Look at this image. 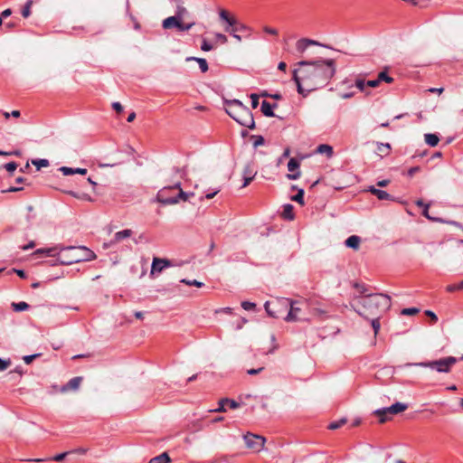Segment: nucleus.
<instances>
[{
  "label": "nucleus",
  "mask_w": 463,
  "mask_h": 463,
  "mask_svg": "<svg viewBox=\"0 0 463 463\" xmlns=\"http://www.w3.org/2000/svg\"><path fill=\"white\" fill-rule=\"evenodd\" d=\"M317 153L318 154H326L328 158L332 157L334 155L333 146L327 144H321L317 147Z\"/></svg>",
  "instance_id": "412c9836"
},
{
  "label": "nucleus",
  "mask_w": 463,
  "mask_h": 463,
  "mask_svg": "<svg viewBox=\"0 0 463 463\" xmlns=\"http://www.w3.org/2000/svg\"><path fill=\"white\" fill-rule=\"evenodd\" d=\"M304 190L303 189H299L297 193V194H295L294 196H292V200L300 203V204H304Z\"/></svg>",
  "instance_id": "c9c22d12"
},
{
  "label": "nucleus",
  "mask_w": 463,
  "mask_h": 463,
  "mask_svg": "<svg viewBox=\"0 0 463 463\" xmlns=\"http://www.w3.org/2000/svg\"><path fill=\"white\" fill-rule=\"evenodd\" d=\"M377 78H378L380 83L382 81H385L386 83H392L394 80L393 78L389 76L385 71L379 72Z\"/></svg>",
  "instance_id": "7c9ffc66"
},
{
  "label": "nucleus",
  "mask_w": 463,
  "mask_h": 463,
  "mask_svg": "<svg viewBox=\"0 0 463 463\" xmlns=\"http://www.w3.org/2000/svg\"><path fill=\"white\" fill-rule=\"evenodd\" d=\"M263 31L271 35H278L279 33L277 29L269 26H264Z\"/></svg>",
  "instance_id": "13d9d810"
},
{
  "label": "nucleus",
  "mask_w": 463,
  "mask_h": 463,
  "mask_svg": "<svg viewBox=\"0 0 463 463\" xmlns=\"http://www.w3.org/2000/svg\"><path fill=\"white\" fill-rule=\"evenodd\" d=\"M35 254H46L48 256H52V257H56L57 258V254H58V248L57 247H53V248H46V249H38L36 250V251L34 252Z\"/></svg>",
  "instance_id": "cd10ccee"
},
{
  "label": "nucleus",
  "mask_w": 463,
  "mask_h": 463,
  "mask_svg": "<svg viewBox=\"0 0 463 463\" xmlns=\"http://www.w3.org/2000/svg\"><path fill=\"white\" fill-rule=\"evenodd\" d=\"M345 423H346V419L345 418H342L339 420H335V421L331 422L328 425V429L329 430H337V429L341 428L343 425H345Z\"/></svg>",
  "instance_id": "473e14b6"
},
{
  "label": "nucleus",
  "mask_w": 463,
  "mask_h": 463,
  "mask_svg": "<svg viewBox=\"0 0 463 463\" xmlns=\"http://www.w3.org/2000/svg\"><path fill=\"white\" fill-rule=\"evenodd\" d=\"M186 13H187V10L184 6L178 5L175 15H179V19L181 21H183L184 15Z\"/></svg>",
  "instance_id": "c03bdc74"
},
{
  "label": "nucleus",
  "mask_w": 463,
  "mask_h": 463,
  "mask_svg": "<svg viewBox=\"0 0 463 463\" xmlns=\"http://www.w3.org/2000/svg\"><path fill=\"white\" fill-rule=\"evenodd\" d=\"M165 188H169V192H172L174 190H178V192H179L180 189H182L180 182H177V183L174 184L173 185L166 186Z\"/></svg>",
  "instance_id": "338daca9"
},
{
  "label": "nucleus",
  "mask_w": 463,
  "mask_h": 463,
  "mask_svg": "<svg viewBox=\"0 0 463 463\" xmlns=\"http://www.w3.org/2000/svg\"><path fill=\"white\" fill-rule=\"evenodd\" d=\"M132 234L133 232L130 229L117 232L114 234L113 239L109 243H104V248L108 249L109 247L113 246L114 244L123 241L124 239L129 238Z\"/></svg>",
  "instance_id": "f8f14e48"
},
{
  "label": "nucleus",
  "mask_w": 463,
  "mask_h": 463,
  "mask_svg": "<svg viewBox=\"0 0 463 463\" xmlns=\"http://www.w3.org/2000/svg\"><path fill=\"white\" fill-rule=\"evenodd\" d=\"M96 259V254L85 246L61 248L57 254V261L61 265H71L80 261Z\"/></svg>",
  "instance_id": "20e7f679"
},
{
  "label": "nucleus",
  "mask_w": 463,
  "mask_h": 463,
  "mask_svg": "<svg viewBox=\"0 0 463 463\" xmlns=\"http://www.w3.org/2000/svg\"><path fill=\"white\" fill-rule=\"evenodd\" d=\"M171 260L155 257L152 261L150 276L162 272L165 268L171 267Z\"/></svg>",
  "instance_id": "9b49d317"
},
{
  "label": "nucleus",
  "mask_w": 463,
  "mask_h": 463,
  "mask_svg": "<svg viewBox=\"0 0 463 463\" xmlns=\"http://www.w3.org/2000/svg\"><path fill=\"white\" fill-rule=\"evenodd\" d=\"M241 307L244 309V310H247V311H251V310H254L255 307H256V304L253 303V302H250V301H242L241 302Z\"/></svg>",
  "instance_id": "79ce46f5"
},
{
  "label": "nucleus",
  "mask_w": 463,
  "mask_h": 463,
  "mask_svg": "<svg viewBox=\"0 0 463 463\" xmlns=\"http://www.w3.org/2000/svg\"><path fill=\"white\" fill-rule=\"evenodd\" d=\"M213 49V46L212 43L207 42L205 39L203 40L201 44V50L203 52H209Z\"/></svg>",
  "instance_id": "a18cd8bd"
},
{
  "label": "nucleus",
  "mask_w": 463,
  "mask_h": 463,
  "mask_svg": "<svg viewBox=\"0 0 463 463\" xmlns=\"http://www.w3.org/2000/svg\"><path fill=\"white\" fill-rule=\"evenodd\" d=\"M300 177V171L290 172V174L287 175V178L289 180H297Z\"/></svg>",
  "instance_id": "4d7b16f0"
},
{
  "label": "nucleus",
  "mask_w": 463,
  "mask_h": 463,
  "mask_svg": "<svg viewBox=\"0 0 463 463\" xmlns=\"http://www.w3.org/2000/svg\"><path fill=\"white\" fill-rule=\"evenodd\" d=\"M366 85L368 87H371V88H376L380 85V82H379V80L378 78L375 79V80H370L368 81H366Z\"/></svg>",
  "instance_id": "680f3d73"
},
{
  "label": "nucleus",
  "mask_w": 463,
  "mask_h": 463,
  "mask_svg": "<svg viewBox=\"0 0 463 463\" xmlns=\"http://www.w3.org/2000/svg\"><path fill=\"white\" fill-rule=\"evenodd\" d=\"M169 192V188H162L156 194L157 201L165 205L175 204L180 200L187 201L189 197L194 196V193H186L182 189L174 197H167L166 194Z\"/></svg>",
  "instance_id": "6e6552de"
},
{
  "label": "nucleus",
  "mask_w": 463,
  "mask_h": 463,
  "mask_svg": "<svg viewBox=\"0 0 463 463\" xmlns=\"http://www.w3.org/2000/svg\"><path fill=\"white\" fill-rule=\"evenodd\" d=\"M186 61H195L196 62H198L202 72H206L209 69L207 61L203 58L188 57L186 58Z\"/></svg>",
  "instance_id": "b1692460"
},
{
  "label": "nucleus",
  "mask_w": 463,
  "mask_h": 463,
  "mask_svg": "<svg viewBox=\"0 0 463 463\" xmlns=\"http://www.w3.org/2000/svg\"><path fill=\"white\" fill-rule=\"evenodd\" d=\"M226 405H229L231 409H237L240 404L234 400L228 398H222L219 401V406L216 409L211 410L212 412H224L226 411Z\"/></svg>",
  "instance_id": "ddd939ff"
},
{
  "label": "nucleus",
  "mask_w": 463,
  "mask_h": 463,
  "mask_svg": "<svg viewBox=\"0 0 463 463\" xmlns=\"http://www.w3.org/2000/svg\"><path fill=\"white\" fill-rule=\"evenodd\" d=\"M250 99H251V107L253 109H256L259 106V95L252 93V94H250Z\"/></svg>",
  "instance_id": "864d4df0"
},
{
  "label": "nucleus",
  "mask_w": 463,
  "mask_h": 463,
  "mask_svg": "<svg viewBox=\"0 0 463 463\" xmlns=\"http://www.w3.org/2000/svg\"><path fill=\"white\" fill-rule=\"evenodd\" d=\"M170 462V458L167 452H163L160 455L152 458L148 463H168Z\"/></svg>",
  "instance_id": "393cba45"
},
{
  "label": "nucleus",
  "mask_w": 463,
  "mask_h": 463,
  "mask_svg": "<svg viewBox=\"0 0 463 463\" xmlns=\"http://www.w3.org/2000/svg\"><path fill=\"white\" fill-rule=\"evenodd\" d=\"M354 86L362 92H364L365 90V87L367 86L366 85V82L364 81V79H361V78H356L355 81H354Z\"/></svg>",
  "instance_id": "ea45409f"
},
{
  "label": "nucleus",
  "mask_w": 463,
  "mask_h": 463,
  "mask_svg": "<svg viewBox=\"0 0 463 463\" xmlns=\"http://www.w3.org/2000/svg\"><path fill=\"white\" fill-rule=\"evenodd\" d=\"M361 307H354L353 309L361 317L369 319L370 316H377L378 313L386 311L391 307V297L387 294L379 293L366 294L359 301Z\"/></svg>",
  "instance_id": "f03ea898"
},
{
  "label": "nucleus",
  "mask_w": 463,
  "mask_h": 463,
  "mask_svg": "<svg viewBox=\"0 0 463 463\" xmlns=\"http://www.w3.org/2000/svg\"><path fill=\"white\" fill-rule=\"evenodd\" d=\"M180 22L181 20L179 19V15L169 16L163 20L162 27L165 30L172 28H176V30H178Z\"/></svg>",
  "instance_id": "dca6fc26"
},
{
  "label": "nucleus",
  "mask_w": 463,
  "mask_h": 463,
  "mask_svg": "<svg viewBox=\"0 0 463 463\" xmlns=\"http://www.w3.org/2000/svg\"><path fill=\"white\" fill-rule=\"evenodd\" d=\"M425 315L431 319L432 323H436L438 321V317L434 312L426 310Z\"/></svg>",
  "instance_id": "6e6d98bb"
},
{
  "label": "nucleus",
  "mask_w": 463,
  "mask_h": 463,
  "mask_svg": "<svg viewBox=\"0 0 463 463\" xmlns=\"http://www.w3.org/2000/svg\"><path fill=\"white\" fill-rule=\"evenodd\" d=\"M12 307L16 312H22L27 310L30 307V306L26 302L21 301L18 303H12Z\"/></svg>",
  "instance_id": "c756f323"
},
{
  "label": "nucleus",
  "mask_w": 463,
  "mask_h": 463,
  "mask_svg": "<svg viewBox=\"0 0 463 463\" xmlns=\"http://www.w3.org/2000/svg\"><path fill=\"white\" fill-rule=\"evenodd\" d=\"M112 108L118 113L123 110V106L119 102L112 103Z\"/></svg>",
  "instance_id": "774afa93"
},
{
  "label": "nucleus",
  "mask_w": 463,
  "mask_h": 463,
  "mask_svg": "<svg viewBox=\"0 0 463 463\" xmlns=\"http://www.w3.org/2000/svg\"><path fill=\"white\" fill-rule=\"evenodd\" d=\"M224 105L226 113L237 123L250 129L255 128L252 112L241 100H225Z\"/></svg>",
  "instance_id": "7ed1b4c3"
},
{
  "label": "nucleus",
  "mask_w": 463,
  "mask_h": 463,
  "mask_svg": "<svg viewBox=\"0 0 463 463\" xmlns=\"http://www.w3.org/2000/svg\"><path fill=\"white\" fill-rule=\"evenodd\" d=\"M277 107H278L277 103L270 104L269 102L263 100L261 103L260 109L264 116L271 118V117H275L273 109H275Z\"/></svg>",
  "instance_id": "a211bd4d"
},
{
  "label": "nucleus",
  "mask_w": 463,
  "mask_h": 463,
  "mask_svg": "<svg viewBox=\"0 0 463 463\" xmlns=\"http://www.w3.org/2000/svg\"><path fill=\"white\" fill-rule=\"evenodd\" d=\"M254 138H255V140L253 142L254 147L262 146L265 142L264 137L262 136H255Z\"/></svg>",
  "instance_id": "603ef678"
},
{
  "label": "nucleus",
  "mask_w": 463,
  "mask_h": 463,
  "mask_svg": "<svg viewBox=\"0 0 463 463\" xmlns=\"http://www.w3.org/2000/svg\"><path fill=\"white\" fill-rule=\"evenodd\" d=\"M457 363V358L454 356H447L438 360L420 362V363H407L405 367H423L430 368L438 373H448L451 371L452 366Z\"/></svg>",
  "instance_id": "39448f33"
},
{
  "label": "nucleus",
  "mask_w": 463,
  "mask_h": 463,
  "mask_svg": "<svg viewBox=\"0 0 463 463\" xmlns=\"http://www.w3.org/2000/svg\"><path fill=\"white\" fill-rule=\"evenodd\" d=\"M215 38L217 41H219L222 44L226 43L228 41L226 35H224L223 33H216Z\"/></svg>",
  "instance_id": "5fc2aeb1"
},
{
  "label": "nucleus",
  "mask_w": 463,
  "mask_h": 463,
  "mask_svg": "<svg viewBox=\"0 0 463 463\" xmlns=\"http://www.w3.org/2000/svg\"><path fill=\"white\" fill-rule=\"evenodd\" d=\"M220 18L226 22L228 26L225 28V31L230 33L233 38L237 41H241V36L237 34V32H246L247 36H250L251 30L247 25L238 23L237 20L233 17H231L227 11L221 10L219 13Z\"/></svg>",
  "instance_id": "423d86ee"
},
{
  "label": "nucleus",
  "mask_w": 463,
  "mask_h": 463,
  "mask_svg": "<svg viewBox=\"0 0 463 463\" xmlns=\"http://www.w3.org/2000/svg\"><path fill=\"white\" fill-rule=\"evenodd\" d=\"M82 380L83 378L81 376L71 378L66 384L61 386V392H66L69 391H77L80 388Z\"/></svg>",
  "instance_id": "4468645a"
},
{
  "label": "nucleus",
  "mask_w": 463,
  "mask_h": 463,
  "mask_svg": "<svg viewBox=\"0 0 463 463\" xmlns=\"http://www.w3.org/2000/svg\"><path fill=\"white\" fill-rule=\"evenodd\" d=\"M60 171H61L64 175H74V168H72V167L61 166V167L60 168Z\"/></svg>",
  "instance_id": "8fccbe9b"
},
{
  "label": "nucleus",
  "mask_w": 463,
  "mask_h": 463,
  "mask_svg": "<svg viewBox=\"0 0 463 463\" xmlns=\"http://www.w3.org/2000/svg\"><path fill=\"white\" fill-rule=\"evenodd\" d=\"M281 215L286 220H293L294 219L293 205L289 204V203L283 205V212H282Z\"/></svg>",
  "instance_id": "5701e85b"
},
{
  "label": "nucleus",
  "mask_w": 463,
  "mask_h": 463,
  "mask_svg": "<svg viewBox=\"0 0 463 463\" xmlns=\"http://www.w3.org/2000/svg\"><path fill=\"white\" fill-rule=\"evenodd\" d=\"M446 290L448 292H454V291H457V290H463V280L460 281L458 284L448 285L447 288H446Z\"/></svg>",
  "instance_id": "4c0bfd02"
},
{
  "label": "nucleus",
  "mask_w": 463,
  "mask_h": 463,
  "mask_svg": "<svg viewBox=\"0 0 463 463\" xmlns=\"http://www.w3.org/2000/svg\"><path fill=\"white\" fill-rule=\"evenodd\" d=\"M68 194L75 198H83V199H86V200H89L90 201V197L87 194H83L82 196L79 195L76 192H73V191H69Z\"/></svg>",
  "instance_id": "052dcab7"
},
{
  "label": "nucleus",
  "mask_w": 463,
  "mask_h": 463,
  "mask_svg": "<svg viewBox=\"0 0 463 463\" xmlns=\"http://www.w3.org/2000/svg\"><path fill=\"white\" fill-rule=\"evenodd\" d=\"M32 163L36 166L38 170L42 167H46L49 165V161L47 159H34L32 161Z\"/></svg>",
  "instance_id": "e433bc0d"
},
{
  "label": "nucleus",
  "mask_w": 463,
  "mask_h": 463,
  "mask_svg": "<svg viewBox=\"0 0 463 463\" xmlns=\"http://www.w3.org/2000/svg\"><path fill=\"white\" fill-rule=\"evenodd\" d=\"M289 155H290V149H289V147H287L284 150V152L281 155V156L279 157V162H282L285 158H288L289 156Z\"/></svg>",
  "instance_id": "69168bd1"
},
{
  "label": "nucleus",
  "mask_w": 463,
  "mask_h": 463,
  "mask_svg": "<svg viewBox=\"0 0 463 463\" xmlns=\"http://www.w3.org/2000/svg\"><path fill=\"white\" fill-rule=\"evenodd\" d=\"M264 307H265V310L266 312L268 313V315L271 317H274V318H277L279 317V307H284V306H273V301L269 302V301H267L265 304H264Z\"/></svg>",
  "instance_id": "6ab92c4d"
},
{
  "label": "nucleus",
  "mask_w": 463,
  "mask_h": 463,
  "mask_svg": "<svg viewBox=\"0 0 463 463\" xmlns=\"http://www.w3.org/2000/svg\"><path fill=\"white\" fill-rule=\"evenodd\" d=\"M429 206L430 205H425V208H423V212H422L423 216H425L429 220L442 222L440 219H439V218L435 219L429 214Z\"/></svg>",
  "instance_id": "3c124183"
},
{
  "label": "nucleus",
  "mask_w": 463,
  "mask_h": 463,
  "mask_svg": "<svg viewBox=\"0 0 463 463\" xmlns=\"http://www.w3.org/2000/svg\"><path fill=\"white\" fill-rule=\"evenodd\" d=\"M17 166H18V165L15 162H10V163H7L5 165V168L9 173H13L14 171H15Z\"/></svg>",
  "instance_id": "09e8293b"
},
{
  "label": "nucleus",
  "mask_w": 463,
  "mask_h": 463,
  "mask_svg": "<svg viewBox=\"0 0 463 463\" xmlns=\"http://www.w3.org/2000/svg\"><path fill=\"white\" fill-rule=\"evenodd\" d=\"M42 354L38 353V354H30V355H25L24 357V361L26 364H31L35 358L41 356Z\"/></svg>",
  "instance_id": "de8ad7c7"
},
{
  "label": "nucleus",
  "mask_w": 463,
  "mask_h": 463,
  "mask_svg": "<svg viewBox=\"0 0 463 463\" xmlns=\"http://www.w3.org/2000/svg\"><path fill=\"white\" fill-rule=\"evenodd\" d=\"M425 142L430 146H436L439 141V137L436 134L428 133L424 136Z\"/></svg>",
  "instance_id": "a878e982"
},
{
  "label": "nucleus",
  "mask_w": 463,
  "mask_h": 463,
  "mask_svg": "<svg viewBox=\"0 0 463 463\" xmlns=\"http://www.w3.org/2000/svg\"><path fill=\"white\" fill-rule=\"evenodd\" d=\"M298 304V301H294V300H292L290 298H276L273 301V306H275V307L284 306V307L289 308L287 316L284 318L285 321H287V322H296V321L299 320L298 317V315L301 311V308L297 306Z\"/></svg>",
  "instance_id": "0eeeda50"
},
{
  "label": "nucleus",
  "mask_w": 463,
  "mask_h": 463,
  "mask_svg": "<svg viewBox=\"0 0 463 463\" xmlns=\"http://www.w3.org/2000/svg\"><path fill=\"white\" fill-rule=\"evenodd\" d=\"M128 15H129V18L131 19V21L134 24V29L135 30H139L140 29V24L137 22V18L132 14H128Z\"/></svg>",
  "instance_id": "e2e57ef3"
},
{
  "label": "nucleus",
  "mask_w": 463,
  "mask_h": 463,
  "mask_svg": "<svg viewBox=\"0 0 463 463\" xmlns=\"http://www.w3.org/2000/svg\"><path fill=\"white\" fill-rule=\"evenodd\" d=\"M353 287L359 291L360 295L365 296L366 294H369L368 288L364 284H360L358 282H354L353 284ZM357 298H361V296H358Z\"/></svg>",
  "instance_id": "2f4dec72"
},
{
  "label": "nucleus",
  "mask_w": 463,
  "mask_h": 463,
  "mask_svg": "<svg viewBox=\"0 0 463 463\" xmlns=\"http://www.w3.org/2000/svg\"><path fill=\"white\" fill-rule=\"evenodd\" d=\"M310 45H319V43L317 41L303 38L297 42L296 49L298 52L303 53Z\"/></svg>",
  "instance_id": "f3484780"
},
{
  "label": "nucleus",
  "mask_w": 463,
  "mask_h": 463,
  "mask_svg": "<svg viewBox=\"0 0 463 463\" xmlns=\"http://www.w3.org/2000/svg\"><path fill=\"white\" fill-rule=\"evenodd\" d=\"M245 445L248 449L259 452L264 448L266 439L263 436L248 432L243 436Z\"/></svg>",
  "instance_id": "9d476101"
},
{
  "label": "nucleus",
  "mask_w": 463,
  "mask_h": 463,
  "mask_svg": "<svg viewBox=\"0 0 463 463\" xmlns=\"http://www.w3.org/2000/svg\"><path fill=\"white\" fill-rule=\"evenodd\" d=\"M420 170V166H412L408 170V175L410 177H412L416 173H418Z\"/></svg>",
  "instance_id": "0e129e2a"
},
{
  "label": "nucleus",
  "mask_w": 463,
  "mask_h": 463,
  "mask_svg": "<svg viewBox=\"0 0 463 463\" xmlns=\"http://www.w3.org/2000/svg\"><path fill=\"white\" fill-rule=\"evenodd\" d=\"M9 365H10L9 360H4V359L0 358V371H4V370L7 369V367Z\"/></svg>",
  "instance_id": "bf43d9fd"
},
{
  "label": "nucleus",
  "mask_w": 463,
  "mask_h": 463,
  "mask_svg": "<svg viewBox=\"0 0 463 463\" xmlns=\"http://www.w3.org/2000/svg\"><path fill=\"white\" fill-rule=\"evenodd\" d=\"M257 171L253 163H248L243 168V176L255 177Z\"/></svg>",
  "instance_id": "bb28decb"
},
{
  "label": "nucleus",
  "mask_w": 463,
  "mask_h": 463,
  "mask_svg": "<svg viewBox=\"0 0 463 463\" xmlns=\"http://www.w3.org/2000/svg\"><path fill=\"white\" fill-rule=\"evenodd\" d=\"M408 405L402 402H395L389 407H383L374 411V414L379 417V421L383 423L391 419L390 415H395L407 410Z\"/></svg>",
  "instance_id": "1a4fd4ad"
},
{
  "label": "nucleus",
  "mask_w": 463,
  "mask_h": 463,
  "mask_svg": "<svg viewBox=\"0 0 463 463\" xmlns=\"http://www.w3.org/2000/svg\"><path fill=\"white\" fill-rule=\"evenodd\" d=\"M300 166V163L296 158H290L288 163V170L289 172H297L299 171L298 168Z\"/></svg>",
  "instance_id": "c85d7f7f"
},
{
  "label": "nucleus",
  "mask_w": 463,
  "mask_h": 463,
  "mask_svg": "<svg viewBox=\"0 0 463 463\" xmlns=\"http://www.w3.org/2000/svg\"><path fill=\"white\" fill-rule=\"evenodd\" d=\"M372 326L374 331V334L376 335L379 332L380 327H381V324L379 322V317H375V318L372 319Z\"/></svg>",
  "instance_id": "49530a36"
},
{
  "label": "nucleus",
  "mask_w": 463,
  "mask_h": 463,
  "mask_svg": "<svg viewBox=\"0 0 463 463\" xmlns=\"http://www.w3.org/2000/svg\"><path fill=\"white\" fill-rule=\"evenodd\" d=\"M367 191L370 192L372 194L375 195L379 200H388V201L394 200L393 196H392L386 191L377 189L373 185L369 186Z\"/></svg>",
  "instance_id": "2eb2a0df"
},
{
  "label": "nucleus",
  "mask_w": 463,
  "mask_h": 463,
  "mask_svg": "<svg viewBox=\"0 0 463 463\" xmlns=\"http://www.w3.org/2000/svg\"><path fill=\"white\" fill-rule=\"evenodd\" d=\"M33 4V1L32 0H28L24 6L23 7L22 9V15L24 17V18H27L30 16L31 14V5Z\"/></svg>",
  "instance_id": "f704fd0d"
},
{
  "label": "nucleus",
  "mask_w": 463,
  "mask_h": 463,
  "mask_svg": "<svg viewBox=\"0 0 463 463\" xmlns=\"http://www.w3.org/2000/svg\"><path fill=\"white\" fill-rule=\"evenodd\" d=\"M360 241H361V239L359 236L351 235L345 240V244L348 248L356 250L359 247Z\"/></svg>",
  "instance_id": "aec40b11"
},
{
  "label": "nucleus",
  "mask_w": 463,
  "mask_h": 463,
  "mask_svg": "<svg viewBox=\"0 0 463 463\" xmlns=\"http://www.w3.org/2000/svg\"><path fill=\"white\" fill-rule=\"evenodd\" d=\"M391 152V145L389 143L377 142V153L380 156H386Z\"/></svg>",
  "instance_id": "4be33fe9"
},
{
  "label": "nucleus",
  "mask_w": 463,
  "mask_h": 463,
  "mask_svg": "<svg viewBox=\"0 0 463 463\" xmlns=\"http://www.w3.org/2000/svg\"><path fill=\"white\" fill-rule=\"evenodd\" d=\"M296 66L298 68L293 70L292 79L298 92L303 97L327 85L336 71L334 59L300 61Z\"/></svg>",
  "instance_id": "f257e3e1"
},
{
  "label": "nucleus",
  "mask_w": 463,
  "mask_h": 463,
  "mask_svg": "<svg viewBox=\"0 0 463 463\" xmlns=\"http://www.w3.org/2000/svg\"><path fill=\"white\" fill-rule=\"evenodd\" d=\"M195 24L194 22L191 23H183V21L180 22V25L178 27V32H186L189 31L194 25Z\"/></svg>",
  "instance_id": "58836bf2"
},
{
  "label": "nucleus",
  "mask_w": 463,
  "mask_h": 463,
  "mask_svg": "<svg viewBox=\"0 0 463 463\" xmlns=\"http://www.w3.org/2000/svg\"><path fill=\"white\" fill-rule=\"evenodd\" d=\"M181 283H184L185 285H188V286H194V287H197V288H202L204 284L201 281H198L196 279H183L180 280Z\"/></svg>",
  "instance_id": "72a5a7b5"
},
{
  "label": "nucleus",
  "mask_w": 463,
  "mask_h": 463,
  "mask_svg": "<svg viewBox=\"0 0 463 463\" xmlns=\"http://www.w3.org/2000/svg\"><path fill=\"white\" fill-rule=\"evenodd\" d=\"M70 453H71V451L60 453V454L55 455L52 458H48V460L62 461L66 458V456L69 455Z\"/></svg>",
  "instance_id": "37998d69"
},
{
  "label": "nucleus",
  "mask_w": 463,
  "mask_h": 463,
  "mask_svg": "<svg viewBox=\"0 0 463 463\" xmlns=\"http://www.w3.org/2000/svg\"><path fill=\"white\" fill-rule=\"evenodd\" d=\"M420 312V309L417 307H409V308H403L401 312L402 315L404 316H413Z\"/></svg>",
  "instance_id": "a19ab883"
}]
</instances>
